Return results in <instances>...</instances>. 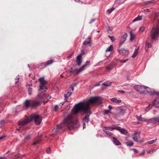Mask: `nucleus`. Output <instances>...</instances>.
I'll use <instances>...</instances> for the list:
<instances>
[{"instance_id": "f257e3e1", "label": "nucleus", "mask_w": 159, "mask_h": 159, "mask_svg": "<svg viewBox=\"0 0 159 159\" xmlns=\"http://www.w3.org/2000/svg\"><path fill=\"white\" fill-rule=\"evenodd\" d=\"M100 102L99 97H95L91 98L87 102H80L76 104L72 110V112L75 114L78 113L79 111H82L88 114L83 118V122L88 123L89 120V115L91 114L90 108V104L98 103Z\"/></svg>"}, {"instance_id": "f03ea898", "label": "nucleus", "mask_w": 159, "mask_h": 159, "mask_svg": "<svg viewBox=\"0 0 159 159\" xmlns=\"http://www.w3.org/2000/svg\"><path fill=\"white\" fill-rule=\"evenodd\" d=\"M64 124L66 125L69 130H72L80 126L79 121L75 120L74 122L73 116L72 114H70L64 119V123H61L60 125H56V127L51 132L50 135L53 136L63 132L64 131L63 127Z\"/></svg>"}, {"instance_id": "7ed1b4c3", "label": "nucleus", "mask_w": 159, "mask_h": 159, "mask_svg": "<svg viewBox=\"0 0 159 159\" xmlns=\"http://www.w3.org/2000/svg\"><path fill=\"white\" fill-rule=\"evenodd\" d=\"M33 120H34L35 123L36 125H39L41 123L42 119L41 116L39 115H32L29 119L26 116L24 120L19 121L18 124L19 125L23 126L28 123L30 122Z\"/></svg>"}, {"instance_id": "20e7f679", "label": "nucleus", "mask_w": 159, "mask_h": 159, "mask_svg": "<svg viewBox=\"0 0 159 159\" xmlns=\"http://www.w3.org/2000/svg\"><path fill=\"white\" fill-rule=\"evenodd\" d=\"M150 35L152 41L155 40L159 37V20L157 21V25L152 29Z\"/></svg>"}, {"instance_id": "39448f33", "label": "nucleus", "mask_w": 159, "mask_h": 159, "mask_svg": "<svg viewBox=\"0 0 159 159\" xmlns=\"http://www.w3.org/2000/svg\"><path fill=\"white\" fill-rule=\"evenodd\" d=\"M42 102L41 101H37L35 100H26L24 102V107L27 108L29 107L35 108L39 106Z\"/></svg>"}, {"instance_id": "423d86ee", "label": "nucleus", "mask_w": 159, "mask_h": 159, "mask_svg": "<svg viewBox=\"0 0 159 159\" xmlns=\"http://www.w3.org/2000/svg\"><path fill=\"white\" fill-rule=\"evenodd\" d=\"M147 87L138 85L135 86L134 89L137 91L139 92L140 93L146 94L147 93Z\"/></svg>"}, {"instance_id": "0eeeda50", "label": "nucleus", "mask_w": 159, "mask_h": 159, "mask_svg": "<svg viewBox=\"0 0 159 159\" xmlns=\"http://www.w3.org/2000/svg\"><path fill=\"white\" fill-rule=\"evenodd\" d=\"M90 63V61H87L86 62V64L83 65L80 69H75V70L76 71V74H78L80 73L82 71L84 70V69Z\"/></svg>"}, {"instance_id": "6e6552de", "label": "nucleus", "mask_w": 159, "mask_h": 159, "mask_svg": "<svg viewBox=\"0 0 159 159\" xmlns=\"http://www.w3.org/2000/svg\"><path fill=\"white\" fill-rule=\"evenodd\" d=\"M39 81L41 83V84L40 86V89L43 90L45 88V85L47 84V81H46L43 77H41L39 79Z\"/></svg>"}, {"instance_id": "1a4fd4ad", "label": "nucleus", "mask_w": 159, "mask_h": 159, "mask_svg": "<svg viewBox=\"0 0 159 159\" xmlns=\"http://www.w3.org/2000/svg\"><path fill=\"white\" fill-rule=\"evenodd\" d=\"M113 129V128L111 127H105L103 130L104 132L108 135L111 136L113 134L109 131H112Z\"/></svg>"}, {"instance_id": "9d476101", "label": "nucleus", "mask_w": 159, "mask_h": 159, "mask_svg": "<svg viewBox=\"0 0 159 159\" xmlns=\"http://www.w3.org/2000/svg\"><path fill=\"white\" fill-rule=\"evenodd\" d=\"M118 51L121 55L125 56L128 55L129 53V51L127 49L123 48L121 50H118Z\"/></svg>"}, {"instance_id": "9b49d317", "label": "nucleus", "mask_w": 159, "mask_h": 159, "mask_svg": "<svg viewBox=\"0 0 159 159\" xmlns=\"http://www.w3.org/2000/svg\"><path fill=\"white\" fill-rule=\"evenodd\" d=\"M127 37V34L126 33H125L121 37L120 41V47L124 43L126 40V38Z\"/></svg>"}, {"instance_id": "f8f14e48", "label": "nucleus", "mask_w": 159, "mask_h": 159, "mask_svg": "<svg viewBox=\"0 0 159 159\" xmlns=\"http://www.w3.org/2000/svg\"><path fill=\"white\" fill-rule=\"evenodd\" d=\"M125 112V107H122L118 109L117 115L119 116H122L124 114Z\"/></svg>"}, {"instance_id": "ddd939ff", "label": "nucleus", "mask_w": 159, "mask_h": 159, "mask_svg": "<svg viewBox=\"0 0 159 159\" xmlns=\"http://www.w3.org/2000/svg\"><path fill=\"white\" fill-rule=\"evenodd\" d=\"M133 135L134 136L132 138L133 140L136 142H139V141L138 140V137L140 135V132H135L133 134Z\"/></svg>"}, {"instance_id": "4468645a", "label": "nucleus", "mask_w": 159, "mask_h": 159, "mask_svg": "<svg viewBox=\"0 0 159 159\" xmlns=\"http://www.w3.org/2000/svg\"><path fill=\"white\" fill-rule=\"evenodd\" d=\"M82 62V55L80 54L77 57L76 60V63L79 66L81 65Z\"/></svg>"}, {"instance_id": "2eb2a0df", "label": "nucleus", "mask_w": 159, "mask_h": 159, "mask_svg": "<svg viewBox=\"0 0 159 159\" xmlns=\"http://www.w3.org/2000/svg\"><path fill=\"white\" fill-rule=\"evenodd\" d=\"M147 93L150 94L151 95H153L155 94H157L158 95L159 94V93H157L155 91H152L150 88L148 87L147 88Z\"/></svg>"}, {"instance_id": "dca6fc26", "label": "nucleus", "mask_w": 159, "mask_h": 159, "mask_svg": "<svg viewBox=\"0 0 159 159\" xmlns=\"http://www.w3.org/2000/svg\"><path fill=\"white\" fill-rule=\"evenodd\" d=\"M149 122L153 124H155L159 122V118H154L150 119Z\"/></svg>"}, {"instance_id": "f3484780", "label": "nucleus", "mask_w": 159, "mask_h": 159, "mask_svg": "<svg viewBox=\"0 0 159 159\" xmlns=\"http://www.w3.org/2000/svg\"><path fill=\"white\" fill-rule=\"evenodd\" d=\"M112 141L113 143L116 145H120L121 144V143L115 137H113Z\"/></svg>"}, {"instance_id": "a211bd4d", "label": "nucleus", "mask_w": 159, "mask_h": 159, "mask_svg": "<svg viewBox=\"0 0 159 159\" xmlns=\"http://www.w3.org/2000/svg\"><path fill=\"white\" fill-rule=\"evenodd\" d=\"M110 100L113 102H115L117 103H119L121 102V100L120 99H117L116 98H112L110 99Z\"/></svg>"}, {"instance_id": "6ab92c4d", "label": "nucleus", "mask_w": 159, "mask_h": 159, "mask_svg": "<svg viewBox=\"0 0 159 159\" xmlns=\"http://www.w3.org/2000/svg\"><path fill=\"white\" fill-rule=\"evenodd\" d=\"M90 42V38L89 37L84 42L83 44L85 45L89 44Z\"/></svg>"}, {"instance_id": "aec40b11", "label": "nucleus", "mask_w": 159, "mask_h": 159, "mask_svg": "<svg viewBox=\"0 0 159 159\" xmlns=\"http://www.w3.org/2000/svg\"><path fill=\"white\" fill-rule=\"evenodd\" d=\"M137 119L140 121H147V120L144 118H143L142 117V115H140L139 116L137 117Z\"/></svg>"}, {"instance_id": "412c9836", "label": "nucleus", "mask_w": 159, "mask_h": 159, "mask_svg": "<svg viewBox=\"0 0 159 159\" xmlns=\"http://www.w3.org/2000/svg\"><path fill=\"white\" fill-rule=\"evenodd\" d=\"M53 62V61L52 60H51L49 61H48L45 64V67H46V66H48L49 65H50Z\"/></svg>"}, {"instance_id": "4be33fe9", "label": "nucleus", "mask_w": 159, "mask_h": 159, "mask_svg": "<svg viewBox=\"0 0 159 159\" xmlns=\"http://www.w3.org/2000/svg\"><path fill=\"white\" fill-rule=\"evenodd\" d=\"M32 135L31 134H28L25 138V141H28L30 139Z\"/></svg>"}, {"instance_id": "5701e85b", "label": "nucleus", "mask_w": 159, "mask_h": 159, "mask_svg": "<svg viewBox=\"0 0 159 159\" xmlns=\"http://www.w3.org/2000/svg\"><path fill=\"white\" fill-rule=\"evenodd\" d=\"M142 19V16H138L137 17L135 18L133 20V22H135L137 21L141 20Z\"/></svg>"}, {"instance_id": "b1692460", "label": "nucleus", "mask_w": 159, "mask_h": 159, "mask_svg": "<svg viewBox=\"0 0 159 159\" xmlns=\"http://www.w3.org/2000/svg\"><path fill=\"white\" fill-rule=\"evenodd\" d=\"M139 50V49L137 48V49H136L134 52L133 54V55H132V57H135L138 54V51Z\"/></svg>"}, {"instance_id": "393cba45", "label": "nucleus", "mask_w": 159, "mask_h": 159, "mask_svg": "<svg viewBox=\"0 0 159 159\" xmlns=\"http://www.w3.org/2000/svg\"><path fill=\"white\" fill-rule=\"evenodd\" d=\"M120 132L121 133V134H127L128 133L127 130H126L125 129H121V130H120Z\"/></svg>"}, {"instance_id": "a878e982", "label": "nucleus", "mask_w": 159, "mask_h": 159, "mask_svg": "<svg viewBox=\"0 0 159 159\" xmlns=\"http://www.w3.org/2000/svg\"><path fill=\"white\" fill-rule=\"evenodd\" d=\"M113 49V46L112 45H110L106 50V52L111 51Z\"/></svg>"}, {"instance_id": "bb28decb", "label": "nucleus", "mask_w": 159, "mask_h": 159, "mask_svg": "<svg viewBox=\"0 0 159 159\" xmlns=\"http://www.w3.org/2000/svg\"><path fill=\"white\" fill-rule=\"evenodd\" d=\"M112 82H110L108 84H107V83L105 82L104 83L102 84V85L104 86H105L106 87L108 86H110L112 84Z\"/></svg>"}, {"instance_id": "cd10ccee", "label": "nucleus", "mask_w": 159, "mask_h": 159, "mask_svg": "<svg viewBox=\"0 0 159 159\" xmlns=\"http://www.w3.org/2000/svg\"><path fill=\"white\" fill-rule=\"evenodd\" d=\"M130 40L132 41L134 39L135 36L132 34L131 32H130Z\"/></svg>"}, {"instance_id": "c85d7f7f", "label": "nucleus", "mask_w": 159, "mask_h": 159, "mask_svg": "<svg viewBox=\"0 0 159 159\" xmlns=\"http://www.w3.org/2000/svg\"><path fill=\"white\" fill-rule=\"evenodd\" d=\"M152 106H153L152 105V104H149V105L146 107L145 111H148L150 108H151L152 107Z\"/></svg>"}, {"instance_id": "c756f323", "label": "nucleus", "mask_w": 159, "mask_h": 159, "mask_svg": "<svg viewBox=\"0 0 159 159\" xmlns=\"http://www.w3.org/2000/svg\"><path fill=\"white\" fill-rule=\"evenodd\" d=\"M157 140V139H155L152 140L148 142L147 143L149 144H152L156 142Z\"/></svg>"}, {"instance_id": "7c9ffc66", "label": "nucleus", "mask_w": 159, "mask_h": 159, "mask_svg": "<svg viewBox=\"0 0 159 159\" xmlns=\"http://www.w3.org/2000/svg\"><path fill=\"white\" fill-rule=\"evenodd\" d=\"M27 89H28V91L29 92V94L30 95H31L32 93V88L29 87L28 88H27Z\"/></svg>"}, {"instance_id": "2f4dec72", "label": "nucleus", "mask_w": 159, "mask_h": 159, "mask_svg": "<svg viewBox=\"0 0 159 159\" xmlns=\"http://www.w3.org/2000/svg\"><path fill=\"white\" fill-rule=\"evenodd\" d=\"M159 15V14L158 12H156L154 14V19L155 20L156 18L158 17Z\"/></svg>"}, {"instance_id": "473e14b6", "label": "nucleus", "mask_w": 159, "mask_h": 159, "mask_svg": "<svg viewBox=\"0 0 159 159\" xmlns=\"http://www.w3.org/2000/svg\"><path fill=\"white\" fill-rule=\"evenodd\" d=\"M109 37L111 41L113 42L116 40V38L114 36H109Z\"/></svg>"}, {"instance_id": "72a5a7b5", "label": "nucleus", "mask_w": 159, "mask_h": 159, "mask_svg": "<svg viewBox=\"0 0 159 159\" xmlns=\"http://www.w3.org/2000/svg\"><path fill=\"white\" fill-rule=\"evenodd\" d=\"M126 144L127 145V146H129V147H131L134 144V143H133V142H127L126 143Z\"/></svg>"}, {"instance_id": "f704fd0d", "label": "nucleus", "mask_w": 159, "mask_h": 159, "mask_svg": "<svg viewBox=\"0 0 159 159\" xmlns=\"http://www.w3.org/2000/svg\"><path fill=\"white\" fill-rule=\"evenodd\" d=\"M40 141V140L39 139L36 140L33 142V144L34 145H36L39 143Z\"/></svg>"}, {"instance_id": "c9c22d12", "label": "nucleus", "mask_w": 159, "mask_h": 159, "mask_svg": "<svg viewBox=\"0 0 159 159\" xmlns=\"http://www.w3.org/2000/svg\"><path fill=\"white\" fill-rule=\"evenodd\" d=\"M156 151V149H152L151 150H150L149 151H148V152L149 154H152Z\"/></svg>"}, {"instance_id": "e433bc0d", "label": "nucleus", "mask_w": 159, "mask_h": 159, "mask_svg": "<svg viewBox=\"0 0 159 159\" xmlns=\"http://www.w3.org/2000/svg\"><path fill=\"white\" fill-rule=\"evenodd\" d=\"M72 94V93H70V94L68 95L67 94H65L64 95V96L65 98H67L69 97H70Z\"/></svg>"}, {"instance_id": "4c0bfd02", "label": "nucleus", "mask_w": 159, "mask_h": 159, "mask_svg": "<svg viewBox=\"0 0 159 159\" xmlns=\"http://www.w3.org/2000/svg\"><path fill=\"white\" fill-rule=\"evenodd\" d=\"M44 96H45V95H44L42 96L40 94H39L38 95V97L40 98V99H42L43 98H44ZM46 96H47V95H46ZM49 96L48 95L47 96L48 97Z\"/></svg>"}, {"instance_id": "58836bf2", "label": "nucleus", "mask_w": 159, "mask_h": 159, "mask_svg": "<svg viewBox=\"0 0 159 159\" xmlns=\"http://www.w3.org/2000/svg\"><path fill=\"white\" fill-rule=\"evenodd\" d=\"M146 44L147 45L146 46L148 47V48H151L152 47V45L149 43H146Z\"/></svg>"}, {"instance_id": "ea45409f", "label": "nucleus", "mask_w": 159, "mask_h": 159, "mask_svg": "<svg viewBox=\"0 0 159 159\" xmlns=\"http://www.w3.org/2000/svg\"><path fill=\"white\" fill-rule=\"evenodd\" d=\"M145 29V27L143 26L140 28L139 31L140 32H143L144 30Z\"/></svg>"}, {"instance_id": "a19ab883", "label": "nucleus", "mask_w": 159, "mask_h": 159, "mask_svg": "<svg viewBox=\"0 0 159 159\" xmlns=\"http://www.w3.org/2000/svg\"><path fill=\"white\" fill-rule=\"evenodd\" d=\"M110 111L111 110L110 109L105 110L104 111L105 114H107L110 112Z\"/></svg>"}, {"instance_id": "79ce46f5", "label": "nucleus", "mask_w": 159, "mask_h": 159, "mask_svg": "<svg viewBox=\"0 0 159 159\" xmlns=\"http://www.w3.org/2000/svg\"><path fill=\"white\" fill-rule=\"evenodd\" d=\"M4 121L3 120L0 121V128L4 124Z\"/></svg>"}, {"instance_id": "37998d69", "label": "nucleus", "mask_w": 159, "mask_h": 159, "mask_svg": "<svg viewBox=\"0 0 159 159\" xmlns=\"http://www.w3.org/2000/svg\"><path fill=\"white\" fill-rule=\"evenodd\" d=\"M116 129L117 130H118L120 131V130L121 129V128L120 127H117L115 128H113V129Z\"/></svg>"}, {"instance_id": "c03bdc74", "label": "nucleus", "mask_w": 159, "mask_h": 159, "mask_svg": "<svg viewBox=\"0 0 159 159\" xmlns=\"http://www.w3.org/2000/svg\"><path fill=\"white\" fill-rule=\"evenodd\" d=\"M101 82V81H100V82H97V83H96V84H95L94 85V86H99L100 84V83Z\"/></svg>"}, {"instance_id": "a18cd8bd", "label": "nucleus", "mask_w": 159, "mask_h": 159, "mask_svg": "<svg viewBox=\"0 0 159 159\" xmlns=\"http://www.w3.org/2000/svg\"><path fill=\"white\" fill-rule=\"evenodd\" d=\"M106 69L107 70H112V68L111 66H107L106 67Z\"/></svg>"}, {"instance_id": "49530a36", "label": "nucleus", "mask_w": 159, "mask_h": 159, "mask_svg": "<svg viewBox=\"0 0 159 159\" xmlns=\"http://www.w3.org/2000/svg\"><path fill=\"white\" fill-rule=\"evenodd\" d=\"M128 60V59H125V60H120V61L121 62L125 63V62H126Z\"/></svg>"}, {"instance_id": "de8ad7c7", "label": "nucleus", "mask_w": 159, "mask_h": 159, "mask_svg": "<svg viewBox=\"0 0 159 159\" xmlns=\"http://www.w3.org/2000/svg\"><path fill=\"white\" fill-rule=\"evenodd\" d=\"M131 150H133L134 152L136 153H137L138 152V150L134 148L131 149Z\"/></svg>"}, {"instance_id": "09e8293b", "label": "nucleus", "mask_w": 159, "mask_h": 159, "mask_svg": "<svg viewBox=\"0 0 159 159\" xmlns=\"http://www.w3.org/2000/svg\"><path fill=\"white\" fill-rule=\"evenodd\" d=\"M47 152L48 153H49L50 152H51V149H50V148H48L47 149Z\"/></svg>"}, {"instance_id": "8fccbe9b", "label": "nucleus", "mask_w": 159, "mask_h": 159, "mask_svg": "<svg viewBox=\"0 0 159 159\" xmlns=\"http://www.w3.org/2000/svg\"><path fill=\"white\" fill-rule=\"evenodd\" d=\"M145 153V150H143L142 152H141V153H140V155H143Z\"/></svg>"}, {"instance_id": "3c124183", "label": "nucleus", "mask_w": 159, "mask_h": 159, "mask_svg": "<svg viewBox=\"0 0 159 159\" xmlns=\"http://www.w3.org/2000/svg\"><path fill=\"white\" fill-rule=\"evenodd\" d=\"M58 108V105H56L54 107V110H56Z\"/></svg>"}, {"instance_id": "603ef678", "label": "nucleus", "mask_w": 159, "mask_h": 159, "mask_svg": "<svg viewBox=\"0 0 159 159\" xmlns=\"http://www.w3.org/2000/svg\"><path fill=\"white\" fill-rule=\"evenodd\" d=\"M118 92H120L122 93H125V91H123V90H118Z\"/></svg>"}, {"instance_id": "864d4df0", "label": "nucleus", "mask_w": 159, "mask_h": 159, "mask_svg": "<svg viewBox=\"0 0 159 159\" xmlns=\"http://www.w3.org/2000/svg\"><path fill=\"white\" fill-rule=\"evenodd\" d=\"M95 19H92L91 21H90V22H89V23L90 24H91L92 23H93V22H94L95 21Z\"/></svg>"}, {"instance_id": "5fc2aeb1", "label": "nucleus", "mask_w": 159, "mask_h": 159, "mask_svg": "<svg viewBox=\"0 0 159 159\" xmlns=\"http://www.w3.org/2000/svg\"><path fill=\"white\" fill-rule=\"evenodd\" d=\"M6 137L5 135H3L1 137H0V140H1L2 139H3L4 138H5Z\"/></svg>"}, {"instance_id": "6e6d98bb", "label": "nucleus", "mask_w": 159, "mask_h": 159, "mask_svg": "<svg viewBox=\"0 0 159 159\" xmlns=\"http://www.w3.org/2000/svg\"><path fill=\"white\" fill-rule=\"evenodd\" d=\"M15 80H16L15 81V83L16 84L18 82L19 80V78H16Z\"/></svg>"}, {"instance_id": "4d7b16f0", "label": "nucleus", "mask_w": 159, "mask_h": 159, "mask_svg": "<svg viewBox=\"0 0 159 159\" xmlns=\"http://www.w3.org/2000/svg\"><path fill=\"white\" fill-rule=\"evenodd\" d=\"M49 100V99H48L47 101H45V100H44L43 101V103L44 104H46Z\"/></svg>"}, {"instance_id": "13d9d810", "label": "nucleus", "mask_w": 159, "mask_h": 159, "mask_svg": "<svg viewBox=\"0 0 159 159\" xmlns=\"http://www.w3.org/2000/svg\"><path fill=\"white\" fill-rule=\"evenodd\" d=\"M107 11L108 12V13L109 14H110L112 11H111V9L107 10Z\"/></svg>"}, {"instance_id": "bf43d9fd", "label": "nucleus", "mask_w": 159, "mask_h": 159, "mask_svg": "<svg viewBox=\"0 0 159 159\" xmlns=\"http://www.w3.org/2000/svg\"><path fill=\"white\" fill-rule=\"evenodd\" d=\"M144 11H145L147 12H149L150 10L148 9H146L144 10Z\"/></svg>"}, {"instance_id": "052dcab7", "label": "nucleus", "mask_w": 159, "mask_h": 159, "mask_svg": "<svg viewBox=\"0 0 159 159\" xmlns=\"http://www.w3.org/2000/svg\"><path fill=\"white\" fill-rule=\"evenodd\" d=\"M83 122V128L84 129L85 128L86 125H85V122Z\"/></svg>"}, {"instance_id": "680f3d73", "label": "nucleus", "mask_w": 159, "mask_h": 159, "mask_svg": "<svg viewBox=\"0 0 159 159\" xmlns=\"http://www.w3.org/2000/svg\"><path fill=\"white\" fill-rule=\"evenodd\" d=\"M64 102H61L60 104V106H62L64 104Z\"/></svg>"}, {"instance_id": "e2e57ef3", "label": "nucleus", "mask_w": 159, "mask_h": 159, "mask_svg": "<svg viewBox=\"0 0 159 159\" xmlns=\"http://www.w3.org/2000/svg\"><path fill=\"white\" fill-rule=\"evenodd\" d=\"M70 88L71 89L72 91H74V88L72 86H71L70 87Z\"/></svg>"}, {"instance_id": "0e129e2a", "label": "nucleus", "mask_w": 159, "mask_h": 159, "mask_svg": "<svg viewBox=\"0 0 159 159\" xmlns=\"http://www.w3.org/2000/svg\"><path fill=\"white\" fill-rule=\"evenodd\" d=\"M108 108H109V109L111 110V109L112 108V107L111 105H109Z\"/></svg>"}, {"instance_id": "69168bd1", "label": "nucleus", "mask_w": 159, "mask_h": 159, "mask_svg": "<svg viewBox=\"0 0 159 159\" xmlns=\"http://www.w3.org/2000/svg\"><path fill=\"white\" fill-rule=\"evenodd\" d=\"M22 127H19L18 128H17V129H17V130H20V129H22Z\"/></svg>"}, {"instance_id": "338daca9", "label": "nucleus", "mask_w": 159, "mask_h": 159, "mask_svg": "<svg viewBox=\"0 0 159 159\" xmlns=\"http://www.w3.org/2000/svg\"><path fill=\"white\" fill-rule=\"evenodd\" d=\"M65 102H68V101L67 100V98H65Z\"/></svg>"}, {"instance_id": "774afa93", "label": "nucleus", "mask_w": 159, "mask_h": 159, "mask_svg": "<svg viewBox=\"0 0 159 159\" xmlns=\"http://www.w3.org/2000/svg\"><path fill=\"white\" fill-rule=\"evenodd\" d=\"M75 1L76 2H80V0H75Z\"/></svg>"}]
</instances>
